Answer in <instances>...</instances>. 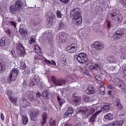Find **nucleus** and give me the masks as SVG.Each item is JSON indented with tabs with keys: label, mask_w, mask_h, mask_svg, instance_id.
I'll list each match as a JSON object with an SVG mask.
<instances>
[{
	"label": "nucleus",
	"mask_w": 126,
	"mask_h": 126,
	"mask_svg": "<svg viewBox=\"0 0 126 126\" xmlns=\"http://www.w3.org/2000/svg\"><path fill=\"white\" fill-rule=\"evenodd\" d=\"M70 15L72 17V22L76 25L79 26L82 23V17H81V12L79 8H75L70 12Z\"/></svg>",
	"instance_id": "f257e3e1"
},
{
	"label": "nucleus",
	"mask_w": 126,
	"mask_h": 126,
	"mask_svg": "<svg viewBox=\"0 0 126 126\" xmlns=\"http://www.w3.org/2000/svg\"><path fill=\"white\" fill-rule=\"evenodd\" d=\"M95 111H96L95 108L93 107H82L79 110V113L83 118H88L90 115H92Z\"/></svg>",
	"instance_id": "f03ea898"
},
{
	"label": "nucleus",
	"mask_w": 126,
	"mask_h": 126,
	"mask_svg": "<svg viewBox=\"0 0 126 126\" xmlns=\"http://www.w3.org/2000/svg\"><path fill=\"white\" fill-rule=\"evenodd\" d=\"M19 73V71L17 68H13L11 71L10 76L8 78V82H11V81H14L17 78V75Z\"/></svg>",
	"instance_id": "7ed1b4c3"
},
{
	"label": "nucleus",
	"mask_w": 126,
	"mask_h": 126,
	"mask_svg": "<svg viewBox=\"0 0 126 126\" xmlns=\"http://www.w3.org/2000/svg\"><path fill=\"white\" fill-rule=\"evenodd\" d=\"M66 51L68 53H73L77 51V44L72 43L66 47Z\"/></svg>",
	"instance_id": "20e7f679"
},
{
	"label": "nucleus",
	"mask_w": 126,
	"mask_h": 126,
	"mask_svg": "<svg viewBox=\"0 0 126 126\" xmlns=\"http://www.w3.org/2000/svg\"><path fill=\"white\" fill-rule=\"evenodd\" d=\"M95 108L96 112L91 117V119L89 120V121L91 123H94V122H95V120H96V118H97V116H98V114H100V113L102 111L100 107H97Z\"/></svg>",
	"instance_id": "39448f33"
},
{
	"label": "nucleus",
	"mask_w": 126,
	"mask_h": 126,
	"mask_svg": "<svg viewBox=\"0 0 126 126\" xmlns=\"http://www.w3.org/2000/svg\"><path fill=\"white\" fill-rule=\"evenodd\" d=\"M86 59V53H80L78 54L77 57V60L80 63H84L85 59Z\"/></svg>",
	"instance_id": "423d86ee"
},
{
	"label": "nucleus",
	"mask_w": 126,
	"mask_h": 126,
	"mask_svg": "<svg viewBox=\"0 0 126 126\" xmlns=\"http://www.w3.org/2000/svg\"><path fill=\"white\" fill-rule=\"evenodd\" d=\"M111 18L115 21L121 23L123 21V16L121 14L114 13L111 15Z\"/></svg>",
	"instance_id": "0eeeda50"
},
{
	"label": "nucleus",
	"mask_w": 126,
	"mask_h": 126,
	"mask_svg": "<svg viewBox=\"0 0 126 126\" xmlns=\"http://www.w3.org/2000/svg\"><path fill=\"white\" fill-rule=\"evenodd\" d=\"M123 125H124V122L123 121L117 120L113 122H110L104 125L103 126H122Z\"/></svg>",
	"instance_id": "6e6552de"
},
{
	"label": "nucleus",
	"mask_w": 126,
	"mask_h": 126,
	"mask_svg": "<svg viewBox=\"0 0 126 126\" xmlns=\"http://www.w3.org/2000/svg\"><path fill=\"white\" fill-rule=\"evenodd\" d=\"M38 110L37 109H35L32 110L31 113H30V118L32 121H33V122H35V121H37L38 117Z\"/></svg>",
	"instance_id": "1a4fd4ad"
},
{
	"label": "nucleus",
	"mask_w": 126,
	"mask_h": 126,
	"mask_svg": "<svg viewBox=\"0 0 126 126\" xmlns=\"http://www.w3.org/2000/svg\"><path fill=\"white\" fill-rule=\"evenodd\" d=\"M125 32L122 30H119L114 34V37L116 39H121L124 36Z\"/></svg>",
	"instance_id": "9d476101"
},
{
	"label": "nucleus",
	"mask_w": 126,
	"mask_h": 126,
	"mask_svg": "<svg viewBox=\"0 0 126 126\" xmlns=\"http://www.w3.org/2000/svg\"><path fill=\"white\" fill-rule=\"evenodd\" d=\"M16 46L17 49L19 51L20 54L21 55H24L25 54V48H24L22 44L21 43H18Z\"/></svg>",
	"instance_id": "9b49d317"
},
{
	"label": "nucleus",
	"mask_w": 126,
	"mask_h": 126,
	"mask_svg": "<svg viewBox=\"0 0 126 126\" xmlns=\"http://www.w3.org/2000/svg\"><path fill=\"white\" fill-rule=\"evenodd\" d=\"M86 93L88 94V95H92V94H95L94 87L91 85H89L86 91Z\"/></svg>",
	"instance_id": "f8f14e48"
},
{
	"label": "nucleus",
	"mask_w": 126,
	"mask_h": 126,
	"mask_svg": "<svg viewBox=\"0 0 126 126\" xmlns=\"http://www.w3.org/2000/svg\"><path fill=\"white\" fill-rule=\"evenodd\" d=\"M54 16H55V15H54V14H53V13L50 12L48 13V16L47 18V21H48V23L49 24V25L51 26L53 25V23L54 22Z\"/></svg>",
	"instance_id": "ddd939ff"
},
{
	"label": "nucleus",
	"mask_w": 126,
	"mask_h": 126,
	"mask_svg": "<svg viewBox=\"0 0 126 126\" xmlns=\"http://www.w3.org/2000/svg\"><path fill=\"white\" fill-rule=\"evenodd\" d=\"M15 6L16 10H21V9L23 8V3L22 2V1L18 0L15 2Z\"/></svg>",
	"instance_id": "4468645a"
},
{
	"label": "nucleus",
	"mask_w": 126,
	"mask_h": 126,
	"mask_svg": "<svg viewBox=\"0 0 126 126\" xmlns=\"http://www.w3.org/2000/svg\"><path fill=\"white\" fill-rule=\"evenodd\" d=\"M7 96L9 97V99L11 101L12 103L13 104H16L17 102V98H13L12 97V92L10 91H9L7 94Z\"/></svg>",
	"instance_id": "2eb2a0df"
},
{
	"label": "nucleus",
	"mask_w": 126,
	"mask_h": 126,
	"mask_svg": "<svg viewBox=\"0 0 126 126\" xmlns=\"http://www.w3.org/2000/svg\"><path fill=\"white\" fill-rule=\"evenodd\" d=\"M94 47L96 48L97 50H102L104 48V44L103 42L96 41L94 43Z\"/></svg>",
	"instance_id": "dca6fc26"
},
{
	"label": "nucleus",
	"mask_w": 126,
	"mask_h": 126,
	"mask_svg": "<svg viewBox=\"0 0 126 126\" xmlns=\"http://www.w3.org/2000/svg\"><path fill=\"white\" fill-rule=\"evenodd\" d=\"M72 114H73V109L72 107H69L67 111L64 114V116L66 118H69V117H71Z\"/></svg>",
	"instance_id": "f3484780"
},
{
	"label": "nucleus",
	"mask_w": 126,
	"mask_h": 126,
	"mask_svg": "<svg viewBox=\"0 0 126 126\" xmlns=\"http://www.w3.org/2000/svg\"><path fill=\"white\" fill-rule=\"evenodd\" d=\"M115 84L118 86H119V87H121V88H125V84H124L123 81H122V80L119 78H116L115 79Z\"/></svg>",
	"instance_id": "a211bd4d"
},
{
	"label": "nucleus",
	"mask_w": 126,
	"mask_h": 126,
	"mask_svg": "<svg viewBox=\"0 0 126 126\" xmlns=\"http://www.w3.org/2000/svg\"><path fill=\"white\" fill-rule=\"evenodd\" d=\"M98 106V104H96V106H95V107L97 108V107H100L102 111H103L102 109H104V110H105L106 111H108V110H110V109L111 108V105L109 103L106 104L102 107H101V106Z\"/></svg>",
	"instance_id": "6ab92c4d"
},
{
	"label": "nucleus",
	"mask_w": 126,
	"mask_h": 126,
	"mask_svg": "<svg viewBox=\"0 0 126 126\" xmlns=\"http://www.w3.org/2000/svg\"><path fill=\"white\" fill-rule=\"evenodd\" d=\"M79 36L82 39H86V37H87V33L85 31L81 30L80 31Z\"/></svg>",
	"instance_id": "aec40b11"
},
{
	"label": "nucleus",
	"mask_w": 126,
	"mask_h": 126,
	"mask_svg": "<svg viewBox=\"0 0 126 126\" xmlns=\"http://www.w3.org/2000/svg\"><path fill=\"white\" fill-rule=\"evenodd\" d=\"M41 96L44 99H48L49 98V96H50V94L49 93L48 90H45L42 92V94L41 95Z\"/></svg>",
	"instance_id": "412c9836"
},
{
	"label": "nucleus",
	"mask_w": 126,
	"mask_h": 126,
	"mask_svg": "<svg viewBox=\"0 0 126 126\" xmlns=\"http://www.w3.org/2000/svg\"><path fill=\"white\" fill-rule=\"evenodd\" d=\"M89 69L91 70H93L94 69L96 70H99L101 69V68H100V66L98 64H95L94 65H91V66H89Z\"/></svg>",
	"instance_id": "4be33fe9"
},
{
	"label": "nucleus",
	"mask_w": 126,
	"mask_h": 126,
	"mask_svg": "<svg viewBox=\"0 0 126 126\" xmlns=\"http://www.w3.org/2000/svg\"><path fill=\"white\" fill-rule=\"evenodd\" d=\"M116 105L118 110H123V105L121 104V100L119 99H117L116 100Z\"/></svg>",
	"instance_id": "5701e85b"
},
{
	"label": "nucleus",
	"mask_w": 126,
	"mask_h": 126,
	"mask_svg": "<svg viewBox=\"0 0 126 126\" xmlns=\"http://www.w3.org/2000/svg\"><path fill=\"white\" fill-rule=\"evenodd\" d=\"M105 120H107L108 121H112L114 119V116L113 114L111 113H108L104 116Z\"/></svg>",
	"instance_id": "b1692460"
},
{
	"label": "nucleus",
	"mask_w": 126,
	"mask_h": 126,
	"mask_svg": "<svg viewBox=\"0 0 126 126\" xmlns=\"http://www.w3.org/2000/svg\"><path fill=\"white\" fill-rule=\"evenodd\" d=\"M22 120L23 125H27V124H28V117L27 116L22 115Z\"/></svg>",
	"instance_id": "393cba45"
},
{
	"label": "nucleus",
	"mask_w": 126,
	"mask_h": 126,
	"mask_svg": "<svg viewBox=\"0 0 126 126\" xmlns=\"http://www.w3.org/2000/svg\"><path fill=\"white\" fill-rule=\"evenodd\" d=\"M65 83V80H64V79L57 80L55 84L56 85H59V86H61L63 84H64Z\"/></svg>",
	"instance_id": "a878e982"
},
{
	"label": "nucleus",
	"mask_w": 126,
	"mask_h": 126,
	"mask_svg": "<svg viewBox=\"0 0 126 126\" xmlns=\"http://www.w3.org/2000/svg\"><path fill=\"white\" fill-rule=\"evenodd\" d=\"M34 49L35 53L37 54H41L42 53V49L39 46L35 45Z\"/></svg>",
	"instance_id": "bb28decb"
},
{
	"label": "nucleus",
	"mask_w": 126,
	"mask_h": 126,
	"mask_svg": "<svg viewBox=\"0 0 126 126\" xmlns=\"http://www.w3.org/2000/svg\"><path fill=\"white\" fill-rule=\"evenodd\" d=\"M0 45L1 47H4L6 45V38L2 37L0 40Z\"/></svg>",
	"instance_id": "cd10ccee"
},
{
	"label": "nucleus",
	"mask_w": 126,
	"mask_h": 126,
	"mask_svg": "<svg viewBox=\"0 0 126 126\" xmlns=\"http://www.w3.org/2000/svg\"><path fill=\"white\" fill-rule=\"evenodd\" d=\"M73 98L74 99V102L75 103L76 105L77 104V103L80 101V97L78 96L75 95V94L73 95Z\"/></svg>",
	"instance_id": "c85d7f7f"
},
{
	"label": "nucleus",
	"mask_w": 126,
	"mask_h": 126,
	"mask_svg": "<svg viewBox=\"0 0 126 126\" xmlns=\"http://www.w3.org/2000/svg\"><path fill=\"white\" fill-rule=\"evenodd\" d=\"M42 125H45L46 123H47V113H44L42 114Z\"/></svg>",
	"instance_id": "c756f323"
},
{
	"label": "nucleus",
	"mask_w": 126,
	"mask_h": 126,
	"mask_svg": "<svg viewBox=\"0 0 126 126\" xmlns=\"http://www.w3.org/2000/svg\"><path fill=\"white\" fill-rule=\"evenodd\" d=\"M58 124H59V122H57V120L51 119L49 126H58Z\"/></svg>",
	"instance_id": "7c9ffc66"
},
{
	"label": "nucleus",
	"mask_w": 126,
	"mask_h": 126,
	"mask_svg": "<svg viewBox=\"0 0 126 126\" xmlns=\"http://www.w3.org/2000/svg\"><path fill=\"white\" fill-rule=\"evenodd\" d=\"M44 63H47V64H53V65H57V64L56 63V62L54 61V60H51V62L46 59L44 60Z\"/></svg>",
	"instance_id": "2f4dec72"
},
{
	"label": "nucleus",
	"mask_w": 126,
	"mask_h": 126,
	"mask_svg": "<svg viewBox=\"0 0 126 126\" xmlns=\"http://www.w3.org/2000/svg\"><path fill=\"white\" fill-rule=\"evenodd\" d=\"M108 62L111 63H117V61H116V58L114 57H109L108 59Z\"/></svg>",
	"instance_id": "473e14b6"
},
{
	"label": "nucleus",
	"mask_w": 126,
	"mask_h": 126,
	"mask_svg": "<svg viewBox=\"0 0 126 126\" xmlns=\"http://www.w3.org/2000/svg\"><path fill=\"white\" fill-rule=\"evenodd\" d=\"M105 91H106L105 87L102 86L99 88V92L101 95H105Z\"/></svg>",
	"instance_id": "72a5a7b5"
},
{
	"label": "nucleus",
	"mask_w": 126,
	"mask_h": 126,
	"mask_svg": "<svg viewBox=\"0 0 126 126\" xmlns=\"http://www.w3.org/2000/svg\"><path fill=\"white\" fill-rule=\"evenodd\" d=\"M57 99H58V101L60 106H62V105H63V103H65V100H64V99H63L61 98V97H60V96H58Z\"/></svg>",
	"instance_id": "f704fd0d"
},
{
	"label": "nucleus",
	"mask_w": 126,
	"mask_h": 126,
	"mask_svg": "<svg viewBox=\"0 0 126 126\" xmlns=\"http://www.w3.org/2000/svg\"><path fill=\"white\" fill-rule=\"evenodd\" d=\"M82 72L84 75H90V73H89V71L85 68L83 69Z\"/></svg>",
	"instance_id": "c9c22d12"
},
{
	"label": "nucleus",
	"mask_w": 126,
	"mask_h": 126,
	"mask_svg": "<svg viewBox=\"0 0 126 126\" xmlns=\"http://www.w3.org/2000/svg\"><path fill=\"white\" fill-rule=\"evenodd\" d=\"M15 10H16V8L14 6H10V11L13 14H15L16 13V12H15Z\"/></svg>",
	"instance_id": "e433bc0d"
},
{
	"label": "nucleus",
	"mask_w": 126,
	"mask_h": 126,
	"mask_svg": "<svg viewBox=\"0 0 126 126\" xmlns=\"http://www.w3.org/2000/svg\"><path fill=\"white\" fill-rule=\"evenodd\" d=\"M20 68L21 69H25L26 68V64L23 62H20Z\"/></svg>",
	"instance_id": "4c0bfd02"
},
{
	"label": "nucleus",
	"mask_w": 126,
	"mask_h": 126,
	"mask_svg": "<svg viewBox=\"0 0 126 126\" xmlns=\"http://www.w3.org/2000/svg\"><path fill=\"white\" fill-rule=\"evenodd\" d=\"M20 34L21 35H24L25 34H26L27 33V32L23 29H20L19 30Z\"/></svg>",
	"instance_id": "58836bf2"
},
{
	"label": "nucleus",
	"mask_w": 126,
	"mask_h": 126,
	"mask_svg": "<svg viewBox=\"0 0 126 126\" xmlns=\"http://www.w3.org/2000/svg\"><path fill=\"white\" fill-rule=\"evenodd\" d=\"M37 84V82L34 79H33L30 84V86H34V85Z\"/></svg>",
	"instance_id": "ea45409f"
},
{
	"label": "nucleus",
	"mask_w": 126,
	"mask_h": 126,
	"mask_svg": "<svg viewBox=\"0 0 126 126\" xmlns=\"http://www.w3.org/2000/svg\"><path fill=\"white\" fill-rule=\"evenodd\" d=\"M83 98L85 102H89L90 101V97L88 95H84Z\"/></svg>",
	"instance_id": "a19ab883"
},
{
	"label": "nucleus",
	"mask_w": 126,
	"mask_h": 126,
	"mask_svg": "<svg viewBox=\"0 0 126 126\" xmlns=\"http://www.w3.org/2000/svg\"><path fill=\"white\" fill-rule=\"evenodd\" d=\"M52 38H53V36L52 35H50V37L49 36V35H47V39L50 44H53V39Z\"/></svg>",
	"instance_id": "79ce46f5"
},
{
	"label": "nucleus",
	"mask_w": 126,
	"mask_h": 126,
	"mask_svg": "<svg viewBox=\"0 0 126 126\" xmlns=\"http://www.w3.org/2000/svg\"><path fill=\"white\" fill-rule=\"evenodd\" d=\"M65 41V39L64 38V37H63V36H61L59 37V43H63V42H64Z\"/></svg>",
	"instance_id": "37998d69"
},
{
	"label": "nucleus",
	"mask_w": 126,
	"mask_h": 126,
	"mask_svg": "<svg viewBox=\"0 0 126 126\" xmlns=\"http://www.w3.org/2000/svg\"><path fill=\"white\" fill-rule=\"evenodd\" d=\"M57 16L58 18H62V12H61V11L58 10L57 11Z\"/></svg>",
	"instance_id": "c03bdc74"
},
{
	"label": "nucleus",
	"mask_w": 126,
	"mask_h": 126,
	"mask_svg": "<svg viewBox=\"0 0 126 126\" xmlns=\"http://www.w3.org/2000/svg\"><path fill=\"white\" fill-rule=\"evenodd\" d=\"M4 30L5 32L7 33V34H8L9 36H10V31L9 30V29L7 28H4Z\"/></svg>",
	"instance_id": "a18cd8bd"
},
{
	"label": "nucleus",
	"mask_w": 126,
	"mask_h": 126,
	"mask_svg": "<svg viewBox=\"0 0 126 126\" xmlns=\"http://www.w3.org/2000/svg\"><path fill=\"white\" fill-rule=\"evenodd\" d=\"M35 42H36V40H35V39L32 37V38H31V39L30 40L29 43L30 44H34V43H35Z\"/></svg>",
	"instance_id": "49530a36"
},
{
	"label": "nucleus",
	"mask_w": 126,
	"mask_h": 126,
	"mask_svg": "<svg viewBox=\"0 0 126 126\" xmlns=\"http://www.w3.org/2000/svg\"><path fill=\"white\" fill-rule=\"evenodd\" d=\"M60 1L61 2H62V3H63L64 4L68 3V2H69V0H60Z\"/></svg>",
	"instance_id": "de8ad7c7"
},
{
	"label": "nucleus",
	"mask_w": 126,
	"mask_h": 126,
	"mask_svg": "<svg viewBox=\"0 0 126 126\" xmlns=\"http://www.w3.org/2000/svg\"><path fill=\"white\" fill-rule=\"evenodd\" d=\"M122 68H123V73L125 75H126V65H124L122 66Z\"/></svg>",
	"instance_id": "09e8293b"
},
{
	"label": "nucleus",
	"mask_w": 126,
	"mask_h": 126,
	"mask_svg": "<svg viewBox=\"0 0 126 126\" xmlns=\"http://www.w3.org/2000/svg\"><path fill=\"white\" fill-rule=\"evenodd\" d=\"M23 102L25 105H26L25 106H24V107H27V106H29V105L30 104V103H29V102H28L27 101V100L26 99H25L24 100H23Z\"/></svg>",
	"instance_id": "8fccbe9b"
},
{
	"label": "nucleus",
	"mask_w": 126,
	"mask_h": 126,
	"mask_svg": "<svg viewBox=\"0 0 126 126\" xmlns=\"http://www.w3.org/2000/svg\"><path fill=\"white\" fill-rule=\"evenodd\" d=\"M63 63L64 65H67L68 63H67V61L66 60V59L65 58H63Z\"/></svg>",
	"instance_id": "3c124183"
},
{
	"label": "nucleus",
	"mask_w": 126,
	"mask_h": 126,
	"mask_svg": "<svg viewBox=\"0 0 126 126\" xmlns=\"http://www.w3.org/2000/svg\"><path fill=\"white\" fill-rule=\"evenodd\" d=\"M85 63L87 65L91 63V61L89 59H88L87 58L85 59Z\"/></svg>",
	"instance_id": "603ef678"
},
{
	"label": "nucleus",
	"mask_w": 126,
	"mask_h": 126,
	"mask_svg": "<svg viewBox=\"0 0 126 126\" xmlns=\"http://www.w3.org/2000/svg\"><path fill=\"white\" fill-rule=\"evenodd\" d=\"M9 23L11 25H13L15 28H16V23L11 21Z\"/></svg>",
	"instance_id": "864d4df0"
},
{
	"label": "nucleus",
	"mask_w": 126,
	"mask_h": 126,
	"mask_svg": "<svg viewBox=\"0 0 126 126\" xmlns=\"http://www.w3.org/2000/svg\"><path fill=\"white\" fill-rule=\"evenodd\" d=\"M72 125H71V124L70 123H68L67 122H65V123H64L63 124V126H72Z\"/></svg>",
	"instance_id": "5fc2aeb1"
},
{
	"label": "nucleus",
	"mask_w": 126,
	"mask_h": 126,
	"mask_svg": "<svg viewBox=\"0 0 126 126\" xmlns=\"http://www.w3.org/2000/svg\"><path fill=\"white\" fill-rule=\"evenodd\" d=\"M51 79L53 82H54L55 84H56V82H57V80H56V77H55L54 76H51Z\"/></svg>",
	"instance_id": "6e6d98bb"
},
{
	"label": "nucleus",
	"mask_w": 126,
	"mask_h": 126,
	"mask_svg": "<svg viewBox=\"0 0 126 126\" xmlns=\"http://www.w3.org/2000/svg\"><path fill=\"white\" fill-rule=\"evenodd\" d=\"M95 79H96V80H98V81H100L101 78V77H100V75H96V77H95Z\"/></svg>",
	"instance_id": "4d7b16f0"
},
{
	"label": "nucleus",
	"mask_w": 126,
	"mask_h": 126,
	"mask_svg": "<svg viewBox=\"0 0 126 126\" xmlns=\"http://www.w3.org/2000/svg\"><path fill=\"white\" fill-rule=\"evenodd\" d=\"M121 2L123 5H126V0H121Z\"/></svg>",
	"instance_id": "13d9d810"
},
{
	"label": "nucleus",
	"mask_w": 126,
	"mask_h": 126,
	"mask_svg": "<svg viewBox=\"0 0 126 126\" xmlns=\"http://www.w3.org/2000/svg\"><path fill=\"white\" fill-rule=\"evenodd\" d=\"M107 27H108V28H110V27H111V22L109 20H107Z\"/></svg>",
	"instance_id": "bf43d9fd"
},
{
	"label": "nucleus",
	"mask_w": 126,
	"mask_h": 126,
	"mask_svg": "<svg viewBox=\"0 0 126 126\" xmlns=\"http://www.w3.org/2000/svg\"><path fill=\"white\" fill-rule=\"evenodd\" d=\"M0 117H1V120L2 121H4V115H3V114L1 113V115H0Z\"/></svg>",
	"instance_id": "052dcab7"
},
{
	"label": "nucleus",
	"mask_w": 126,
	"mask_h": 126,
	"mask_svg": "<svg viewBox=\"0 0 126 126\" xmlns=\"http://www.w3.org/2000/svg\"><path fill=\"white\" fill-rule=\"evenodd\" d=\"M63 23H60V25H59V28H60V29H62V28H63Z\"/></svg>",
	"instance_id": "680f3d73"
},
{
	"label": "nucleus",
	"mask_w": 126,
	"mask_h": 126,
	"mask_svg": "<svg viewBox=\"0 0 126 126\" xmlns=\"http://www.w3.org/2000/svg\"><path fill=\"white\" fill-rule=\"evenodd\" d=\"M40 20H37L35 21V25H38V24H40Z\"/></svg>",
	"instance_id": "e2e57ef3"
},
{
	"label": "nucleus",
	"mask_w": 126,
	"mask_h": 126,
	"mask_svg": "<svg viewBox=\"0 0 126 126\" xmlns=\"http://www.w3.org/2000/svg\"><path fill=\"white\" fill-rule=\"evenodd\" d=\"M108 88L109 89H113L114 88V85H110L108 86Z\"/></svg>",
	"instance_id": "0e129e2a"
},
{
	"label": "nucleus",
	"mask_w": 126,
	"mask_h": 126,
	"mask_svg": "<svg viewBox=\"0 0 126 126\" xmlns=\"http://www.w3.org/2000/svg\"><path fill=\"white\" fill-rule=\"evenodd\" d=\"M108 95H110L111 97H112V91L110 90L108 92Z\"/></svg>",
	"instance_id": "69168bd1"
},
{
	"label": "nucleus",
	"mask_w": 126,
	"mask_h": 126,
	"mask_svg": "<svg viewBox=\"0 0 126 126\" xmlns=\"http://www.w3.org/2000/svg\"><path fill=\"white\" fill-rule=\"evenodd\" d=\"M36 97H41V93H37L36 94Z\"/></svg>",
	"instance_id": "338daca9"
},
{
	"label": "nucleus",
	"mask_w": 126,
	"mask_h": 126,
	"mask_svg": "<svg viewBox=\"0 0 126 126\" xmlns=\"http://www.w3.org/2000/svg\"><path fill=\"white\" fill-rule=\"evenodd\" d=\"M92 54L93 56L95 55H96V51H92Z\"/></svg>",
	"instance_id": "774afa93"
}]
</instances>
